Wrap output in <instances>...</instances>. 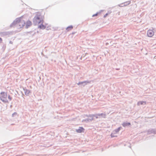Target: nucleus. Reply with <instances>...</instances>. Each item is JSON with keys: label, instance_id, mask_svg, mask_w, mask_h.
I'll return each instance as SVG.
<instances>
[{"label": "nucleus", "instance_id": "obj_1", "mask_svg": "<svg viewBox=\"0 0 156 156\" xmlns=\"http://www.w3.org/2000/svg\"><path fill=\"white\" fill-rule=\"evenodd\" d=\"M23 16L16 18L13 22L10 25V27H12L16 26L18 29L22 28L26 24L23 20H22Z\"/></svg>", "mask_w": 156, "mask_h": 156}, {"label": "nucleus", "instance_id": "obj_2", "mask_svg": "<svg viewBox=\"0 0 156 156\" xmlns=\"http://www.w3.org/2000/svg\"><path fill=\"white\" fill-rule=\"evenodd\" d=\"M43 18L40 12H37L33 19V22L34 25L39 24L43 21Z\"/></svg>", "mask_w": 156, "mask_h": 156}, {"label": "nucleus", "instance_id": "obj_3", "mask_svg": "<svg viewBox=\"0 0 156 156\" xmlns=\"http://www.w3.org/2000/svg\"><path fill=\"white\" fill-rule=\"evenodd\" d=\"M7 93L5 92H1L0 93V99L3 102L5 103H9L7 98Z\"/></svg>", "mask_w": 156, "mask_h": 156}, {"label": "nucleus", "instance_id": "obj_4", "mask_svg": "<svg viewBox=\"0 0 156 156\" xmlns=\"http://www.w3.org/2000/svg\"><path fill=\"white\" fill-rule=\"evenodd\" d=\"M154 34V32L152 30H149L147 32V36L149 37H152Z\"/></svg>", "mask_w": 156, "mask_h": 156}, {"label": "nucleus", "instance_id": "obj_5", "mask_svg": "<svg viewBox=\"0 0 156 156\" xmlns=\"http://www.w3.org/2000/svg\"><path fill=\"white\" fill-rule=\"evenodd\" d=\"M89 83H90V82L88 81H84L82 82H79L77 84L78 85H81L83 86H84Z\"/></svg>", "mask_w": 156, "mask_h": 156}, {"label": "nucleus", "instance_id": "obj_6", "mask_svg": "<svg viewBox=\"0 0 156 156\" xmlns=\"http://www.w3.org/2000/svg\"><path fill=\"white\" fill-rule=\"evenodd\" d=\"M148 134H156V129H150L147 131Z\"/></svg>", "mask_w": 156, "mask_h": 156}, {"label": "nucleus", "instance_id": "obj_7", "mask_svg": "<svg viewBox=\"0 0 156 156\" xmlns=\"http://www.w3.org/2000/svg\"><path fill=\"white\" fill-rule=\"evenodd\" d=\"M86 116L88 117H90V121H91L93 119V117L94 116L95 117L96 119H98L99 118L97 114L94 115H87Z\"/></svg>", "mask_w": 156, "mask_h": 156}, {"label": "nucleus", "instance_id": "obj_8", "mask_svg": "<svg viewBox=\"0 0 156 156\" xmlns=\"http://www.w3.org/2000/svg\"><path fill=\"white\" fill-rule=\"evenodd\" d=\"M43 23L44 21L42 22L39 25L38 27V28L41 30H44L47 24H46L45 25L43 24Z\"/></svg>", "mask_w": 156, "mask_h": 156}, {"label": "nucleus", "instance_id": "obj_9", "mask_svg": "<svg viewBox=\"0 0 156 156\" xmlns=\"http://www.w3.org/2000/svg\"><path fill=\"white\" fill-rule=\"evenodd\" d=\"M11 33L9 31H4L0 33V34L2 37L9 35Z\"/></svg>", "mask_w": 156, "mask_h": 156}, {"label": "nucleus", "instance_id": "obj_10", "mask_svg": "<svg viewBox=\"0 0 156 156\" xmlns=\"http://www.w3.org/2000/svg\"><path fill=\"white\" fill-rule=\"evenodd\" d=\"M84 129L82 127H79V129H76V131L78 133H83L84 132Z\"/></svg>", "mask_w": 156, "mask_h": 156}, {"label": "nucleus", "instance_id": "obj_11", "mask_svg": "<svg viewBox=\"0 0 156 156\" xmlns=\"http://www.w3.org/2000/svg\"><path fill=\"white\" fill-rule=\"evenodd\" d=\"M131 2L130 1H129L127 2H125L123 3H122L121 4L118 5L120 7H123V6H126L127 5H128L130 4Z\"/></svg>", "mask_w": 156, "mask_h": 156}, {"label": "nucleus", "instance_id": "obj_12", "mask_svg": "<svg viewBox=\"0 0 156 156\" xmlns=\"http://www.w3.org/2000/svg\"><path fill=\"white\" fill-rule=\"evenodd\" d=\"M122 125L124 127H126V126H130L131 125V124L130 122H123L122 124Z\"/></svg>", "mask_w": 156, "mask_h": 156}, {"label": "nucleus", "instance_id": "obj_13", "mask_svg": "<svg viewBox=\"0 0 156 156\" xmlns=\"http://www.w3.org/2000/svg\"><path fill=\"white\" fill-rule=\"evenodd\" d=\"M32 24V22L29 20H27L26 22V28H28L30 27Z\"/></svg>", "mask_w": 156, "mask_h": 156}, {"label": "nucleus", "instance_id": "obj_14", "mask_svg": "<svg viewBox=\"0 0 156 156\" xmlns=\"http://www.w3.org/2000/svg\"><path fill=\"white\" fill-rule=\"evenodd\" d=\"M23 90L24 91L25 95L26 96H28L29 94L30 93V90L27 89L26 87L23 88Z\"/></svg>", "mask_w": 156, "mask_h": 156}, {"label": "nucleus", "instance_id": "obj_15", "mask_svg": "<svg viewBox=\"0 0 156 156\" xmlns=\"http://www.w3.org/2000/svg\"><path fill=\"white\" fill-rule=\"evenodd\" d=\"M122 128L121 127H118L117 129H115L114 131V134H116L117 133H118L121 129Z\"/></svg>", "mask_w": 156, "mask_h": 156}, {"label": "nucleus", "instance_id": "obj_16", "mask_svg": "<svg viewBox=\"0 0 156 156\" xmlns=\"http://www.w3.org/2000/svg\"><path fill=\"white\" fill-rule=\"evenodd\" d=\"M146 104V102L144 101H140L138 102L137 105H144Z\"/></svg>", "mask_w": 156, "mask_h": 156}, {"label": "nucleus", "instance_id": "obj_17", "mask_svg": "<svg viewBox=\"0 0 156 156\" xmlns=\"http://www.w3.org/2000/svg\"><path fill=\"white\" fill-rule=\"evenodd\" d=\"M73 28V26L72 25H70L68 27L66 28V30H67L68 31H69L71 29H72Z\"/></svg>", "mask_w": 156, "mask_h": 156}, {"label": "nucleus", "instance_id": "obj_18", "mask_svg": "<svg viewBox=\"0 0 156 156\" xmlns=\"http://www.w3.org/2000/svg\"><path fill=\"white\" fill-rule=\"evenodd\" d=\"M106 114L103 113H100V116L101 118H106Z\"/></svg>", "mask_w": 156, "mask_h": 156}, {"label": "nucleus", "instance_id": "obj_19", "mask_svg": "<svg viewBox=\"0 0 156 156\" xmlns=\"http://www.w3.org/2000/svg\"><path fill=\"white\" fill-rule=\"evenodd\" d=\"M90 119H83L82 121V122H85L86 123L88 122L89 121H90Z\"/></svg>", "mask_w": 156, "mask_h": 156}, {"label": "nucleus", "instance_id": "obj_20", "mask_svg": "<svg viewBox=\"0 0 156 156\" xmlns=\"http://www.w3.org/2000/svg\"><path fill=\"white\" fill-rule=\"evenodd\" d=\"M102 11V10H101L99 11V12H97L96 13L93 14L92 16V17H94L95 16H97L98 14H100Z\"/></svg>", "mask_w": 156, "mask_h": 156}, {"label": "nucleus", "instance_id": "obj_21", "mask_svg": "<svg viewBox=\"0 0 156 156\" xmlns=\"http://www.w3.org/2000/svg\"><path fill=\"white\" fill-rule=\"evenodd\" d=\"M111 136L112 138L114 137H116V136H115L114 135V134L113 133H112L111 134Z\"/></svg>", "mask_w": 156, "mask_h": 156}, {"label": "nucleus", "instance_id": "obj_22", "mask_svg": "<svg viewBox=\"0 0 156 156\" xmlns=\"http://www.w3.org/2000/svg\"><path fill=\"white\" fill-rule=\"evenodd\" d=\"M17 113L16 112H15L13 113L12 114V117H14V116L15 115H17Z\"/></svg>", "mask_w": 156, "mask_h": 156}, {"label": "nucleus", "instance_id": "obj_23", "mask_svg": "<svg viewBox=\"0 0 156 156\" xmlns=\"http://www.w3.org/2000/svg\"><path fill=\"white\" fill-rule=\"evenodd\" d=\"M8 98L9 101H11L12 99V98L9 95L8 96Z\"/></svg>", "mask_w": 156, "mask_h": 156}, {"label": "nucleus", "instance_id": "obj_24", "mask_svg": "<svg viewBox=\"0 0 156 156\" xmlns=\"http://www.w3.org/2000/svg\"><path fill=\"white\" fill-rule=\"evenodd\" d=\"M108 15V13H107L104 16V18H105Z\"/></svg>", "mask_w": 156, "mask_h": 156}, {"label": "nucleus", "instance_id": "obj_25", "mask_svg": "<svg viewBox=\"0 0 156 156\" xmlns=\"http://www.w3.org/2000/svg\"><path fill=\"white\" fill-rule=\"evenodd\" d=\"M112 12L111 11H108V14H110Z\"/></svg>", "mask_w": 156, "mask_h": 156}, {"label": "nucleus", "instance_id": "obj_26", "mask_svg": "<svg viewBox=\"0 0 156 156\" xmlns=\"http://www.w3.org/2000/svg\"><path fill=\"white\" fill-rule=\"evenodd\" d=\"M97 115H98V116H99V118H100L101 117V116H100V113H98V114H97Z\"/></svg>", "mask_w": 156, "mask_h": 156}, {"label": "nucleus", "instance_id": "obj_27", "mask_svg": "<svg viewBox=\"0 0 156 156\" xmlns=\"http://www.w3.org/2000/svg\"><path fill=\"white\" fill-rule=\"evenodd\" d=\"M2 39L0 37V43L2 41Z\"/></svg>", "mask_w": 156, "mask_h": 156}, {"label": "nucleus", "instance_id": "obj_28", "mask_svg": "<svg viewBox=\"0 0 156 156\" xmlns=\"http://www.w3.org/2000/svg\"><path fill=\"white\" fill-rule=\"evenodd\" d=\"M9 44H12L13 42L12 41H10L9 42Z\"/></svg>", "mask_w": 156, "mask_h": 156}, {"label": "nucleus", "instance_id": "obj_29", "mask_svg": "<svg viewBox=\"0 0 156 156\" xmlns=\"http://www.w3.org/2000/svg\"><path fill=\"white\" fill-rule=\"evenodd\" d=\"M117 70H118L119 69H116Z\"/></svg>", "mask_w": 156, "mask_h": 156}, {"label": "nucleus", "instance_id": "obj_30", "mask_svg": "<svg viewBox=\"0 0 156 156\" xmlns=\"http://www.w3.org/2000/svg\"><path fill=\"white\" fill-rule=\"evenodd\" d=\"M22 95H24L22 93Z\"/></svg>", "mask_w": 156, "mask_h": 156}, {"label": "nucleus", "instance_id": "obj_31", "mask_svg": "<svg viewBox=\"0 0 156 156\" xmlns=\"http://www.w3.org/2000/svg\"><path fill=\"white\" fill-rule=\"evenodd\" d=\"M130 148H131V146H129V147Z\"/></svg>", "mask_w": 156, "mask_h": 156}]
</instances>
